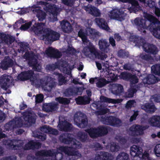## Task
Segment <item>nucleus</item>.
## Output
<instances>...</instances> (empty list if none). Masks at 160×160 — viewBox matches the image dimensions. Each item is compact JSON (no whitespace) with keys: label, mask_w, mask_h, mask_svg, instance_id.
I'll return each instance as SVG.
<instances>
[{"label":"nucleus","mask_w":160,"mask_h":160,"mask_svg":"<svg viewBox=\"0 0 160 160\" xmlns=\"http://www.w3.org/2000/svg\"><path fill=\"white\" fill-rule=\"evenodd\" d=\"M71 135L66 134L61 136L59 139L62 142L66 144H71V147H61L57 149V153L55 154L53 151H41L37 152L36 155L39 156V158L29 156L28 157V160H61L62 158V154L61 152H64L68 155L72 156V158L77 159L81 156V154L75 149L81 148L80 142L76 139H73Z\"/></svg>","instance_id":"f257e3e1"},{"label":"nucleus","mask_w":160,"mask_h":160,"mask_svg":"<svg viewBox=\"0 0 160 160\" xmlns=\"http://www.w3.org/2000/svg\"><path fill=\"white\" fill-rule=\"evenodd\" d=\"M144 17L147 20L139 18H136L134 23L137 26L138 30L142 34L145 33V30L148 28L156 38L160 39V22L152 16L144 13Z\"/></svg>","instance_id":"f03ea898"},{"label":"nucleus","mask_w":160,"mask_h":160,"mask_svg":"<svg viewBox=\"0 0 160 160\" xmlns=\"http://www.w3.org/2000/svg\"><path fill=\"white\" fill-rule=\"evenodd\" d=\"M33 72L32 70L22 72L18 75V79L22 81L30 79L32 84L41 86L44 90L48 91H50L54 86L55 82L53 81V78L48 77L45 78L43 80H39L38 79L36 76H33Z\"/></svg>","instance_id":"7ed1b4c3"},{"label":"nucleus","mask_w":160,"mask_h":160,"mask_svg":"<svg viewBox=\"0 0 160 160\" xmlns=\"http://www.w3.org/2000/svg\"><path fill=\"white\" fill-rule=\"evenodd\" d=\"M32 30L38 35H41V39L48 42L58 40L60 37L59 33L46 27L45 23L35 22L32 27Z\"/></svg>","instance_id":"20e7f679"},{"label":"nucleus","mask_w":160,"mask_h":160,"mask_svg":"<svg viewBox=\"0 0 160 160\" xmlns=\"http://www.w3.org/2000/svg\"><path fill=\"white\" fill-rule=\"evenodd\" d=\"M36 115L33 112H25L21 118H16L15 119L5 125V127L8 130L23 126H29L35 121Z\"/></svg>","instance_id":"39448f33"},{"label":"nucleus","mask_w":160,"mask_h":160,"mask_svg":"<svg viewBox=\"0 0 160 160\" xmlns=\"http://www.w3.org/2000/svg\"><path fill=\"white\" fill-rule=\"evenodd\" d=\"M78 35L82 38L84 44L89 46L88 47H85L82 51V52L85 56L90 57L91 55H93L96 58L102 60H104V58L107 57L106 55H104L103 56L100 55L98 50L86 38L85 35L82 33L81 31L78 33Z\"/></svg>","instance_id":"423d86ee"},{"label":"nucleus","mask_w":160,"mask_h":160,"mask_svg":"<svg viewBox=\"0 0 160 160\" xmlns=\"http://www.w3.org/2000/svg\"><path fill=\"white\" fill-rule=\"evenodd\" d=\"M129 39L131 41L133 42L135 44V46L139 48L142 46L146 52L155 54L158 52L157 48L155 46L144 42V40L142 38L136 36H132L130 37Z\"/></svg>","instance_id":"0eeeda50"},{"label":"nucleus","mask_w":160,"mask_h":160,"mask_svg":"<svg viewBox=\"0 0 160 160\" xmlns=\"http://www.w3.org/2000/svg\"><path fill=\"white\" fill-rule=\"evenodd\" d=\"M38 4L41 5L43 9L47 12L51 13L49 21L54 22L57 20V16L58 13L61 11V9L57 8L54 4L46 3L45 2H40Z\"/></svg>","instance_id":"6e6552de"},{"label":"nucleus","mask_w":160,"mask_h":160,"mask_svg":"<svg viewBox=\"0 0 160 160\" xmlns=\"http://www.w3.org/2000/svg\"><path fill=\"white\" fill-rule=\"evenodd\" d=\"M90 137L94 138L107 133L108 128L105 126H100L97 129L90 128L87 131Z\"/></svg>","instance_id":"1a4fd4ad"},{"label":"nucleus","mask_w":160,"mask_h":160,"mask_svg":"<svg viewBox=\"0 0 160 160\" xmlns=\"http://www.w3.org/2000/svg\"><path fill=\"white\" fill-rule=\"evenodd\" d=\"M74 120L75 124L81 128H84L87 123L86 116L81 112H77L75 114Z\"/></svg>","instance_id":"9d476101"},{"label":"nucleus","mask_w":160,"mask_h":160,"mask_svg":"<svg viewBox=\"0 0 160 160\" xmlns=\"http://www.w3.org/2000/svg\"><path fill=\"white\" fill-rule=\"evenodd\" d=\"M148 126H142L140 125H133L128 131L129 134L132 136H138L144 134V131L148 128Z\"/></svg>","instance_id":"9b49d317"},{"label":"nucleus","mask_w":160,"mask_h":160,"mask_svg":"<svg viewBox=\"0 0 160 160\" xmlns=\"http://www.w3.org/2000/svg\"><path fill=\"white\" fill-rule=\"evenodd\" d=\"M101 121L104 124L114 126H119L121 124L119 119L112 116L108 117L102 116L101 117Z\"/></svg>","instance_id":"f8f14e48"},{"label":"nucleus","mask_w":160,"mask_h":160,"mask_svg":"<svg viewBox=\"0 0 160 160\" xmlns=\"http://www.w3.org/2000/svg\"><path fill=\"white\" fill-rule=\"evenodd\" d=\"M108 15L111 19L122 21L124 19L126 14L121 13L118 9L115 8L109 12Z\"/></svg>","instance_id":"ddd939ff"},{"label":"nucleus","mask_w":160,"mask_h":160,"mask_svg":"<svg viewBox=\"0 0 160 160\" xmlns=\"http://www.w3.org/2000/svg\"><path fill=\"white\" fill-rule=\"evenodd\" d=\"M3 143L5 145H7L8 148L9 149H17L22 146L23 142L22 140H7L4 141Z\"/></svg>","instance_id":"4468645a"},{"label":"nucleus","mask_w":160,"mask_h":160,"mask_svg":"<svg viewBox=\"0 0 160 160\" xmlns=\"http://www.w3.org/2000/svg\"><path fill=\"white\" fill-rule=\"evenodd\" d=\"M31 55L28 52H26L24 55L23 58L27 59L30 60L28 64L33 67V68L35 70L40 72L41 70V67L39 64H38L33 58H32Z\"/></svg>","instance_id":"2eb2a0df"},{"label":"nucleus","mask_w":160,"mask_h":160,"mask_svg":"<svg viewBox=\"0 0 160 160\" xmlns=\"http://www.w3.org/2000/svg\"><path fill=\"white\" fill-rule=\"evenodd\" d=\"M32 8H34L32 10V12L36 15L38 21H42L45 19L46 16V13L41 9V7L33 5Z\"/></svg>","instance_id":"dca6fc26"},{"label":"nucleus","mask_w":160,"mask_h":160,"mask_svg":"<svg viewBox=\"0 0 160 160\" xmlns=\"http://www.w3.org/2000/svg\"><path fill=\"white\" fill-rule=\"evenodd\" d=\"M130 154L133 157L137 156L139 157L137 158L138 160H140L141 159L140 156L142 157V149L141 147L139 146L134 145L131 147Z\"/></svg>","instance_id":"f3484780"},{"label":"nucleus","mask_w":160,"mask_h":160,"mask_svg":"<svg viewBox=\"0 0 160 160\" xmlns=\"http://www.w3.org/2000/svg\"><path fill=\"white\" fill-rule=\"evenodd\" d=\"M14 38L10 35L0 33V43H5L9 46L12 47V43L14 41Z\"/></svg>","instance_id":"a211bd4d"},{"label":"nucleus","mask_w":160,"mask_h":160,"mask_svg":"<svg viewBox=\"0 0 160 160\" xmlns=\"http://www.w3.org/2000/svg\"><path fill=\"white\" fill-rule=\"evenodd\" d=\"M122 2H127L131 3L132 6L128 8V10L130 12L136 11L139 10L141 8L139 6L138 2L135 0H118Z\"/></svg>","instance_id":"6ab92c4d"},{"label":"nucleus","mask_w":160,"mask_h":160,"mask_svg":"<svg viewBox=\"0 0 160 160\" xmlns=\"http://www.w3.org/2000/svg\"><path fill=\"white\" fill-rule=\"evenodd\" d=\"M84 9L86 12L94 16L98 17L100 15V11L96 8L90 5L84 7Z\"/></svg>","instance_id":"aec40b11"},{"label":"nucleus","mask_w":160,"mask_h":160,"mask_svg":"<svg viewBox=\"0 0 160 160\" xmlns=\"http://www.w3.org/2000/svg\"><path fill=\"white\" fill-rule=\"evenodd\" d=\"M95 21L100 28L109 32H112V30L108 27L107 22L104 19L97 18L95 19Z\"/></svg>","instance_id":"412c9836"},{"label":"nucleus","mask_w":160,"mask_h":160,"mask_svg":"<svg viewBox=\"0 0 160 160\" xmlns=\"http://www.w3.org/2000/svg\"><path fill=\"white\" fill-rule=\"evenodd\" d=\"M113 75V74L111 73L108 76V78H110V79H108V81L106 80L103 78H101L99 79L97 78L96 82L97 86L98 87L101 88L108 83L109 82L113 81L114 80V79L112 77Z\"/></svg>","instance_id":"4be33fe9"},{"label":"nucleus","mask_w":160,"mask_h":160,"mask_svg":"<svg viewBox=\"0 0 160 160\" xmlns=\"http://www.w3.org/2000/svg\"><path fill=\"white\" fill-rule=\"evenodd\" d=\"M12 80V78L11 76L4 74L0 78V86L2 88L6 90L8 87V83Z\"/></svg>","instance_id":"5701e85b"},{"label":"nucleus","mask_w":160,"mask_h":160,"mask_svg":"<svg viewBox=\"0 0 160 160\" xmlns=\"http://www.w3.org/2000/svg\"><path fill=\"white\" fill-rule=\"evenodd\" d=\"M98 44L99 48L102 52L104 53H108L110 52L109 44L106 39H102L100 40Z\"/></svg>","instance_id":"b1692460"},{"label":"nucleus","mask_w":160,"mask_h":160,"mask_svg":"<svg viewBox=\"0 0 160 160\" xmlns=\"http://www.w3.org/2000/svg\"><path fill=\"white\" fill-rule=\"evenodd\" d=\"M148 124L152 126L160 127V116L154 115L148 120Z\"/></svg>","instance_id":"393cba45"},{"label":"nucleus","mask_w":160,"mask_h":160,"mask_svg":"<svg viewBox=\"0 0 160 160\" xmlns=\"http://www.w3.org/2000/svg\"><path fill=\"white\" fill-rule=\"evenodd\" d=\"M71 126L72 125L66 121H61V118H59V123L58 127L60 130L69 131L71 129Z\"/></svg>","instance_id":"a878e982"},{"label":"nucleus","mask_w":160,"mask_h":160,"mask_svg":"<svg viewBox=\"0 0 160 160\" xmlns=\"http://www.w3.org/2000/svg\"><path fill=\"white\" fill-rule=\"evenodd\" d=\"M46 54L49 57L59 58L61 56V53L57 50L52 47H49L45 51Z\"/></svg>","instance_id":"bb28decb"},{"label":"nucleus","mask_w":160,"mask_h":160,"mask_svg":"<svg viewBox=\"0 0 160 160\" xmlns=\"http://www.w3.org/2000/svg\"><path fill=\"white\" fill-rule=\"evenodd\" d=\"M58 108V104L55 103H46L43 105L42 110L47 112H52Z\"/></svg>","instance_id":"cd10ccee"},{"label":"nucleus","mask_w":160,"mask_h":160,"mask_svg":"<svg viewBox=\"0 0 160 160\" xmlns=\"http://www.w3.org/2000/svg\"><path fill=\"white\" fill-rule=\"evenodd\" d=\"M110 89L112 92L116 95H118L122 92V86L118 84H113L111 85Z\"/></svg>","instance_id":"c85d7f7f"},{"label":"nucleus","mask_w":160,"mask_h":160,"mask_svg":"<svg viewBox=\"0 0 160 160\" xmlns=\"http://www.w3.org/2000/svg\"><path fill=\"white\" fill-rule=\"evenodd\" d=\"M60 26L62 30L66 33H69L72 30L71 24L67 21L63 20L60 22Z\"/></svg>","instance_id":"c756f323"},{"label":"nucleus","mask_w":160,"mask_h":160,"mask_svg":"<svg viewBox=\"0 0 160 160\" xmlns=\"http://www.w3.org/2000/svg\"><path fill=\"white\" fill-rule=\"evenodd\" d=\"M159 81V79L152 75L150 74L147 78L143 80V82L145 85L146 84H152L155 83Z\"/></svg>","instance_id":"7c9ffc66"},{"label":"nucleus","mask_w":160,"mask_h":160,"mask_svg":"<svg viewBox=\"0 0 160 160\" xmlns=\"http://www.w3.org/2000/svg\"><path fill=\"white\" fill-rule=\"evenodd\" d=\"M13 64V61L8 57L7 60H4L1 63L0 68L3 70H6L8 67H12Z\"/></svg>","instance_id":"2f4dec72"},{"label":"nucleus","mask_w":160,"mask_h":160,"mask_svg":"<svg viewBox=\"0 0 160 160\" xmlns=\"http://www.w3.org/2000/svg\"><path fill=\"white\" fill-rule=\"evenodd\" d=\"M100 99L101 101L102 102L112 103V104L119 103L122 101V99H115L109 98L104 96H101L100 97Z\"/></svg>","instance_id":"473e14b6"},{"label":"nucleus","mask_w":160,"mask_h":160,"mask_svg":"<svg viewBox=\"0 0 160 160\" xmlns=\"http://www.w3.org/2000/svg\"><path fill=\"white\" fill-rule=\"evenodd\" d=\"M41 131L42 132L48 133L53 135H56L58 133V131L57 130L47 126L42 127L41 128Z\"/></svg>","instance_id":"72a5a7b5"},{"label":"nucleus","mask_w":160,"mask_h":160,"mask_svg":"<svg viewBox=\"0 0 160 160\" xmlns=\"http://www.w3.org/2000/svg\"><path fill=\"white\" fill-rule=\"evenodd\" d=\"M40 146L41 144L39 142H35L33 141H30L25 145L23 148L26 150L33 149L35 148H38Z\"/></svg>","instance_id":"f704fd0d"},{"label":"nucleus","mask_w":160,"mask_h":160,"mask_svg":"<svg viewBox=\"0 0 160 160\" xmlns=\"http://www.w3.org/2000/svg\"><path fill=\"white\" fill-rule=\"evenodd\" d=\"M52 64L49 65L47 66L46 68L47 69L50 70H53L55 68H59L61 71H62L64 73H67V72L66 71V70L67 69V68L66 67V66L64 67L63 66H58L56 65Z\"/></svg>","instance_id":"c9c22d12"},{"label":"nucleus","mask_w":160,"mask_h":160,"mask_svg":"<svg viewBox=\"0 0 160 160\" xmlns=\"http://www.w3.org/2000/svg\"><path fill=\"white\" fill-rule=\"evenodd\" d=\"M142 109L144 110L147 112L152 113L154 112L156 110L153 104L150 105L148 103L146 104L145 105H142L141 106Z\"/></svg>","instance_id":"e433bc0d"},{"label":"nucleus","mask_w":160,"mask_h":160,"mask_svg":"<svg viewBox=\"0 0 160 160\" xmlns=\"http://www.w3.org/2000/svg\"><path fill=\"white\" fill-rule=\"evenodd\" d=\"M76 103L78 104H86L90 102V98L88 97H79L75 99Z\"/></svg>","instance_id":"4c0bfd02"},{"label":"nucleus","mask_w":160,"mask_h":160,"mask_svg":"<svg viewBox=\"0 0 160 160\" xmlns=\"http://www.w3.org/2000/svg\"><path fill=\"white\" fill-rule=\"evenodd\" d=\"M106 148L107 149L110 148V150L111 152H114L119 151L120 147L116 143L112 142L107 146Z\"/></svg>","instance_id":"58836bf2"},{"label":"nucleus","mask_w":160,"mask_h":160,"mask_svg":"<svg viewBox=\"0 0 160 160\" xmlns=\"http://www.w3.org/2000/svg\"><path fill=\"white\" fill-rule=\"evenodd\" d=\"M116 160H129L128 155L125 152L120 153L117 157Z\"/></svg>","instance_id":"ea45409f"},{"label":"nucleus","mask_w":160,"mask_h":160,"mask_svg":"<svg viewBox=\"0 0 160 160\" xmlns=\"http://www.w3.org/2000/svg\"><path fill=\"white\" fill-rule=\"evenodd\" d=\"M81 31L82 32V33H83L85 35L86 38L87 39V35H89L90 34H91L92 35H94L96 34V32L95 31V30L94 29H93L92 28H88L87 29L86 32H84V30L82 29H81L78 32V33L80 32Z\"/></svg>","instance_id":"a19ab883"},{"label":"nucleus","mask_w":160,"mask_h":160,"mask_svg":"<svg viewBox=\"0 0 160 160\" xmlns=\"http://www.w3.org/2000/svg\"><path fill=\"white\" fill-rule=\"evenodd\" d=\"M151 70L152 73L160 76V64L152 66Z\"/></svg>","instance_id":"79ce46f5"},{"label":"nucleus","mask_w":160,"mask_h":160,"mask_svg":"<svg viewBox=\"0 0 160 160\" xmlns=\"http://www.w3.org/2000/svg\"><path fill=\"white\" fill-rule=\"evenodd\" d=\"M56 75L58 78V83L59 85H61L65 84L67 82V79L66 77L63 76L62 75L57 73Z\"/></svg>","instance_id":"37998d69"},{"label":"nucleus","mask_w":160,"mask_h":160,"mask_svg":"<svg viewBox=\"0 0 160 160\" xmlns=\"http://www.w3.org/2000/svg\"><path fill=\"white\" fill-rule=\"evenodd\" d=\"M130 80L131 83V86L132 85V84H135V83H137L138 82V79L137 77L134 75H132V74L130 77V79H129ZM132 86H131V87Z\"/></svg>","instance_id":"c03bdc74"},{"label":"nucleus","mask_w":160,"mask_h":160,"mask_svg":"<svg viewBox=\"0 0 160 160\" xmlns=\"http://www.w3.org/2000/svg\"><path fill=\"white\" fill-rule=\"evenodd\" d=\"M56 100L58 101L60 103L68 104L69 103L70 101L66 98H63L59 97L56 98Z\"/></svg>","instance_id":"a18cd8bd"},{"label":"nucleus","mask_w":160,"mask_h":160,"mask_svg":"<svg viewBox=\"0 0 160 160\" xmlns=\"http://www.w3.org/2000/svg\"><path fill=\"white\" fill-rule=\"evenodd\" d=\"M33 22H34V21H32V22L31 21L28 23H26L25 24L21 25L20 27V29L24 31L27 30L29 28Z\"/></svg>","instance_id":"49530a36"},{"label":"nucleus","mask_w":160,"mask_h":160,"mask_svg":"<svg viewBox=\"0 0 160 160\" xmlns=\"http://www.w3.org/2000/svg\"><path fill=\"white\" fill-rule=\"evenodd\" d=\"M132 74L125 72L122 73L120 75V77L123 79L129 80Z\"/></svg>","instance_id":"de8ad7c7"},{"label":"nucleus","mask_w":160,"mask_h":160,"mask_svg":"<svg viewBox=\"0 0 160 160\" xmlns=\"http://www.w3.org/2000/svg\"><path fill=\"white\" fill-rule=\"evenodd\" d=\"M154 151L157 157H160V144H157L155 147Z\"/></svg>","instance_id":"09e8293b"},{"label":"nucleus","mask_w":160,"mask_h":160,"mask_svg":"<svg viewBox=\"0 0 160 160\" xmlns=\"http://www.w3.org/2000/svg\"><path fill=\"white\" fill-rule=\"evenodd\" d=\"M88 136L87 135L84 133H82V132H79L78 134V137L79 139H80L82 142L85 141L87 138Z\"/></svg>","instance_id":"8fccbe9b"},{"label":"nucleus","mask_w":160,"mask_h":160,"mask_svg":"<svg viewBox=\"0 0 160 160\" xmlns=\"http://www.w3.org/2000/svg\"><path fill=\"white\" fill-rule=\"evenodd\" d=\"M137 90L136 89L130 88L128 90V94L127 97L128 98L132 97L133 96L134 93L136 92Z\"/></svg>","instance_id":"3c124183"},{"label":"nucleus","mask_w":160,"mask_h":160,"mask_svg":"<svg viewBox=\"0 0 160 160\" xmlns=\"http://www.w3.org/2000/svg\"><path fill=\"white\" fill-rule=\"evenodd\" d=\"M150 100L151 102H160V96L157 95H154L152 97Z\"/></svg>","instance_id":"603ef678"},{"label":"nucleus","mask_w":160,"mask_h":160,"mask_svg":"<svg viewBox=\"0 0 160 160\" xmlns=\"http://www.w3.org/2000/svg\"><path fill=\"white\" fill-rule=\"evenodd\" d=\"M109 112V110L107 108L102 109L101 110L96 112L98 115H103Z\"/></svg>","instance_id":"864d4df0"},{"label":"nucleus","mask_w":160,"mask_h":160,"mask_svg":"<svg viewBox=\"0 0 160 160\" xmlns=\"http://www.w3.org/2000/svg\"><path fill=\"white\" fill-rule=\"evenodd\" d=\"M24 20L22 18L20 19L19 20L17 21L13 25V27L14 29H16L19 27L20 25L24 23Z\"/></svg>","instance_id":"5fc2aeb1"},{"label":"nucleus","mask_w":160,"mask_h":160,"mask_svg":"<svg viewBox=\"0 0 160 160\" xmlns=\"http://www.w3.org/2000/svg\"><path fill=\"white\" fill-rule=\"evenodd\" d=\"M116 139L120 143L122 144H124L127 142L126 140L124 138L121 136H117L116 137Z\"/></svg>","instance_id":"6e6d98bb"},{"label":"nucleus","mask_w":160,"mask_h":160,"mask_svg":"<svg viewBox=\"0 0 160 160\" xmlns=\"http://www.w3.org/2000/svg\"><path fill=\"white\" fill-rule=\"evenodd\" d=\"M43 96L41 94L37 95L36 96V102L39 103L42 102L43 99Z\"/></svg>","instance_id":"4d7b16f0"},{"label":"nucleus","mask_w":160,"mask_h":160,"mask_svg":"<svg viewBox=\"0 0 160 160\" xmlns=\"http://www.w3.org/2000/svg\"><path fill=\"white\" fill-rule=\"evenodd\" d=\"M62 1L64 4L69 6L72 5L73 2V0H62Z\"/></svg>","instance_id":"13d9d810"},{"label":"nucleus","mask_w":160,"mask_h":160,"mask_svg":"<svg viewBox=\"0 0 160 160\" xmlns=\"http://www.w3.org/2000/svg\"><path fill=\"white\" fill-rule=\"evenodd\" d=\"M135 103V102L134 100L129 101L127 103L126 107L127 108H129L132 107L134 104Z\"/></svg>","instance_id":"bf43d9fd"},{"label":"nucleus","mask_w":160,"mask_h":160,"mask_svg":"<svg viewBox=\"0 0 160 160\" xmlns=\"http://www.w3.org/2000/svg\"><path fill=\"white\" fill-rule=\"evenodd\" d=\"M142 158L144 159H147V160H152L151 159L149 158V154L146 152H145L143 153V155L142 156Z\"/></svg>","instance_id":"052dcab7"},{"label":"nucleus","mask_w":160,"mask_h":160,"mask_svg":"<svg viewBox=\"0 0 160 160\" xmlns=\"http://www.w3.org/2000/svg\"><path fill=\"white\" fill-rule=\"evenodd\" d=\"M20 46L21 47V50L22 51H25V49H27V48H28V47L27 45H25L22 42L20 43Z\"/></svg>","instance_id":"680f3d73"},{"label":"nucleus","mask_w":160,"mask_h":160,"mask_svg":"<svg viewBox=\"0 0 160 160\" xmlns=\"http://www.w3.org/2000/svg\"><path fill=\"white\" fill-rule=\"evenodd\" d=\"M109 41L110 44L112 47L115 46L116 44L115 41L112 37H111L109 38Z\"/></svg>","instance_id":"e2e57ef3"},{"label":"nucleus","mask_w":160,"mask_h":160,"mask_svg":"<svg viewBox=\"0 0 160 160\" xmlns=\"http://www.w3.org/2000/svg\"><path fill=\"white\" fill-rule=\"evenodd\" d=\"M147 4L150 8H152L155 6V2L151 0L148 1Z\"/></svg>","instance_id":"0e129e2a"},{"label":"nucleus","mask_w":160,"mask_h":160,"mask_svg":"<svg viewBox=\"0 0 160 160\" xmlns=\"http://www.w3.org/2000/svg\"><path fill=\"white\" fill-rule=\"evenodd\" d=\"M138 115V112H134L133 115L131 117L130 119V121L132 122L134 120H135L136 117H137Z\"/></svg>","instance_id":"69168bd1"},{"label":"nucleus","mask_w":160,"mask_h":160,"mask_svg":"<svg viewBox=\"0 0 160 160\" xmlns=\"http://www.w3.org/2000/svg\"><path fill=\"white\" fill-rule=\"evenodd\" d=\"M5 114L1 111H0V122H2L4 120Z\"/></svg>","instance_id":"338daca9"},{"label":"nucleus","mask_w":160,"mask_h":160,"mask_svg":"<svg viewBox=\"0 0 160 160\" xmlns=\"http://www.w3.org/2000/svg\"><path fill=\"white\" fill-rule=\"evenodd\" d=\"M140 138H134L131 140V142L133 143H137L140 141Z\"/></svg>","instance_id":"774afa93"}]
</instances>
